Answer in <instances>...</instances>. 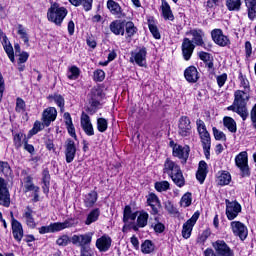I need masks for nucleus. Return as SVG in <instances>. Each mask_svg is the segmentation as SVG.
I'll use <instances>...</instances> for the list:
<instances>
[{
	"label": "nucleus",
	"instance_id": "1",
	"mask_svg": "<svg viewBox=\"0 0 256 256\" xmlns=\"http://www.w3.org/2000/svg\"><path fill=\"white\" fill-rule=\"evenodd\" d=\"M249 93L250 92L246 90L235 91L233 105L227 108L228 111H233L240 115L243 121H246L247 117H249V111L247 110V102L250 97Z\"/></svg>",
	"mask_w": 256,
	"mask_h": 256
},
{
	"label": "nucleus",
	"instance_id": "2",
	"mask_svg": "<svg viewBox=\"0 0 256 256\" xmlns=\"http://www.w3.org/2000/svg\"><path fill=\"white\" fill-rule=\"evenodd\" d=\"M163 173L164 175H168V177L172 179L173 183H175L177 187H185V177L183 176L181 166L171 160V158H167L165 160Z\"/></svg>",
	"mask_w": 256,
	"mask_h": 256
},
{
	"label": "nucleus",
	"instance_id": "3",
	"mask_svg": "<svg viewBox=\"0 0 256 256\" xmlns=\"http://www.w3.org/2000/svg\"><path fill=\"white\" fill-rule=\"evenodd\" d=\"M197 125V131L200 135L204 155L206 159H209L211 157V134H209V131H207V127L205 126V122L203 120L198 119L196 121Z\"/></svg>",
	"mask_w": 256,
	"mask_h": 256
},
{
	"label": "nucleus",
	"instance_id": "4",
	"mask_svg": "<svg viewBox=\"0 0 256 256\" xmlns=\"http://www.w3.org/2000/svg\"><path fill=\"white\" fill-rule=\"evenodd\" d=\"M47 19L55 25H61L65 19V8L59 7V4L54 3L48 9Z\"/></svg>",
	"mask_w": 256,
	"mask_h": 256
},
{
	"label": "nucleus",
	"instance_id": "5",
	"mask_svg": "<svg viewBox=\"0 0 256 256\" xmlns=\"http://www.w3.org/2000/svg\"><path fill=\"white\" fill-rule=\"evenodd\" d=\"M235 165L240 170L241 177H251V169L249 168V158L247 156V152H240L235 157Z\"/></svg>",
	"mask_w": 256,
	"mask_h": 256
},
{
	"label": "nucleus",
	"instance_id": "6",
	"mask_svg": "<svg viewBox=\"0 0 256 256\" xmlns=\"http://www.w3.org/2000/svg\"><path fill=\"white\" fill-rule=\"evenodd\" d=\"M130 63H136L139 67H147V48L143 46L132 51Z\"/></svg>",
	"mask_w": 256,
	"mask_h": 256
},
{
	"label": "nucleus",
	"instance_id": "7",
	"mask_svg": "<svg viewBox=\"0 0 256 256\" xmlns=\"http://www.w3.org/2000/svg\"><path fill=\"white\" fill-rule=\"evenodd\" d=\"M211 37L214 43L219 47H228V45H231L229 36L223 34V30L221 29H213L211 31Z\"/></svg>",
	"mask_w": 256,
	"mask_h": 256
},
{
	"label": "nucleus",
	"instance_id": "8",
	"mask_svg": "<svg viewBox=\"0 0 256 256\" xmlns=\"http://www.w3.org/2000/svg\"><path fill=\"white\" fill-rule=\"evenodd\" d=\"M201 213L199 211H196L190 219H188L182 227V237L184 239H189L191 237V233L193 231V227H195V223H197V220L199 219V216Z\"/></svg>",
	"mask_w": 256,
	"mask_h": 256
},
{
	"label": "nucleus",
	"instance_id": "9",
	"mask_svg": "<svg viewBox=\"0 0 256 256\" xmlns=\"http://www.w3.org/2000/svg\"><path fill=\"white\" fill-rule=\"evenodd\" d=\"M212 247L215 249L217 255L219 256H234L235 253L233 250L227 245L224 240H217L212 243Z\"/></svg>",
	"mask_w": 256,
	"mask_h": 256
},
{
	"label": "nucleus",
	"instance_id": "10",
	"mask_svg": "<svg viewBox=\"0 0 256 256\" xmlns=\"http://www.w3.org/2000/svg\"><path fill=\"white\" fill-rule=\"evenodd\" d=\"M241 213V204L237 201L226 200V215L229 221H233Z\"/></svg>",
	"mask_w": 256,
	"mask_h": 256
},
{
	"label": "nucleus",
	"instance_id": "11",
	"mask_svg": "<svg viewBox=\"0 0 256 256\" xmlns=\"http://www.w3.org/2000/svg\"><path fill=\"white\" fill-rule=\"evenodd\" d=\"M182 57L185 61H189L193 56V52L195 51V44L191 39L184 38L182 41Z\"/></svg>",
	"mask_w": 256,
	"mask_h": 256
},
{
	"label": "nucleus",
	"instance_id": "12",
	"mask_svg": "<svg viewBox=\"0 0 256 256\" xmlns=\"http://www.w3.org/2000/svg\"><path fill=\"white\" fill-rule=\"evenodd\" d=\"M231 228L234 235H236V237H239L241 241H245L247 239L248 230L245 224L241 223L240 221H233L231 222Z\"/></svg>",
	"mask_w": 256,
	"mask_h": 256
},
{
	"label": "nucleus",
	"instance_id": "13",
	"mask_svg": "<svg viewBox=\"0 0 256 256\" xmlns=\"http://www.w3.org/2000/svg\"><path fill=\"white\" fill-rule=\"evenodd\" d=\"M80 125L88 137H93V135H95V130L93 129V124L91 123V117H89L85 112H82L81 114Z\"/></svg>",
	"mask_w": 256,
	"mask_h": 256
},
{
	"label": "nucleus",
	"instance_id": "14",
	"mask_svg": "<svg viewBox=\"0 0 256 256\" xmlns=\"http://www.w3.org/2000/svg\"><path fill=\"white\" fill-rule=\"evenodd\" d=\"M191 120L187 116H182L179 120L178 133L181 137L191 135Z\"/></svg>",
	"mask_w": 256,
	"mask_h": 256
},
{
	"label": "nucleus",
	"instance_id": "15",
	"mask_svg": "<svg viewBox=\"0 0 256 256\" xmlns=\"http://www.w3.org/2000/svg\"><path fill=\"white\" fill-rule=\"evenodd\" d=\"M92 239H93V233L89 232L87 234L74 235L72 236L71 241L73 245H77L78 243L80 247L83 248V247H89V245H91Z\"/></svg>",
	"mask_w": 256,
	"mask_h": 256
},
{
	"label": "nucleus",
	"instance_id": "16",
	"mask_svg": "<svg viewBox=\"0 0 256 256\" xmlns=\"http://www.w3.org/2000/svg\"><path fill=\"white\" fill-rule=\"evenodd\" d=\"M189 146H181L179 144H175L173 146V157H178V159L182 160V163H187V160L189 159Z\"/></svg>",
	"mask_w": 256,
	"mask_h": 256
},
{
	"label": "nucleus",
	"instance_id": "17",
	"mask_svg": "<svg viewBox=\"0 0 256 256\" xmlns=\"http://www.w3.org/2000/svg\"><path fill=\"white\" fill-rule=\"evenodd\" d=\"M147 205L150 207L151 215H159V211L161 209V201L157 195L151 193L147 196Z\"/></svg>",
	"mask_w": 256,
	"mask_h": 256
},
{
	"label": "nucleus",
	"instance_id": "18",
	"mask_svg": "<svg viewBox=\"0 0 256 256\" xmlns=\"http://www.w3.org/2000/svg\"><path fill=\"white\" fill-rule=\"evenodd\" d=\"M0 40L2 42L4 51L8 55L10 61L12 63H15V51L13 50V46L11 45L9 38H7V35H5V33L0 32Z\"/></svg>",
	"mask_w": 256,
	"mask_h": 256
},
{
	"label": "nucleus",
	"instance_id": "19",
	"mask_svg": "<svg viewBox=\"0 0 256 256\" xmlns=\"http://www.w3.org/2000/svg\"><path fill=\"white\" fill-rule=\"evenodd\" d=\"M11 227H12V235L15 241H17L18 243H21L24 235L23 224H21V222H19L17 219L12 218Z\"/></svg>",
	"mask_w": 256,
	"mask_h": 256
},
{
	"label": "nucleus",
	"instance_id": "20",
	"mask_svg": "<svg viewBox=\"0 0 256 256\" xmlns=\"http://www.w3.org/2000/svg\"><path fill=\"white\" fill-rule=\"evenodd\" d=\"M186 35H192V43L197 47H205V41H203V37H205V32L201 29H192L186 32Z\"/></svg>",
	"mask_w": 256,
	"mask_h": 256
},
{
	"label": "nucleus",
	"instance_id": "21",
	"mask_svg": "<svg viewBox=\"0 0 256 256\" xmlns=\"http://www.w3.org/2000/svg\"><path fill=\"white\" fill-rule=\"evenodd\" d=\"M57 119V109L55 107L46 108L42 114L43 125L49 127Z\"/></svg>",
	"mask_w": 256,
	"mask_h": 256
},
{
	"label": "nucleus",
	"instance_id": "22",
	"mask_svg": "<svg viewBox=\"0 0 256 256\" xmlns=\"http://www.w3.org/2000/svg\"><path fill=\"white\" fill-rule=\"evenodd\" d=\"M107 9H109L112 15H115L118 19H123L125 17V12H123V8L119 3L115 2L114 0L107 1Z\"/></svg>",
	"mask_w": 256,
	"mask_h": 256
},
{
	"label": "nucleus",
	"instance_id": "23",
	"mask_svg": "<svg viewBox=\"0 0 256 256\" xmlns=\"http://www.w3.org/2000/svg\"><path fill=\"white\" fill-rule=\"evenodd\" d=\"M111 243V237L103 235L96 240V247L100 252L105 253L106 251H109V249H111Z\"/></svg>",
	"mask_w": 256,
	"mask_h": 256
},
{
	"label": "nucleus",
	"instance_id": "24",
	"mask_svg": "<svg viewBox=\"0 0 256 256\" xmlns=\"http://www.w3.org/2000/svg\"><path fill=\"white\" fill-rule=\"evenodd\" d=\"M109 29L114 35H125V21L114 20L110 23Z\"/></svg>",
	"mask_w": 256,
	"mask_h": 256
},
{
	"label": "nucleus",
	"instance_id": "25",
	"mask_svg": "<svg viewBox=\"0 0 256 256\" xmlns=\"http://www.w3.org/2000/svg\"><path fill=\"white\" fill-rule=\"evenodd\" d=\"M184 77L188 83H197L199 81V72L195 66H189L184 71Z\"/></svg>",
	"mask_w": 256,
	"mask_h": 256
},
{
	"label": "nucleus",
	"instance_id": "26",
	"mask_svg": "<svg viewBox=\"0 0 256 256\" xmlns=\"http://www.w3.org/2000/svg\"><path fill=\"white\" fill-rule=\"evenodd\" d=\"M76 154L77 146H75V141L68 139L66 145V161L68 163H72L73 159H75Z\"/></svg>",
	"mask_w": 256,
	"mask_h": 256
},
{
	"label": "nucleus",
	"instance_id": "27",
	"mask_svg": "<svg viewBox=\"0 0 256 256\" xmlns=\"http://www.w3.org/2000/svg\"><path fill=\"white\" fill-rule=\"evenodd\" d=\"M33 213H35L33 212V209L27 206L22 214V217L25 220L26 225L30 227V229H35V227L37 226V224L35 223V218H33Z\"/></svg>",
	"mask_w": 256,
	"mask_h": 256
},
{
	"label": "nucleus",
	"instance_id": "28",
	"mask_svg": "<svg viewBox=\"0 0 256 256\" xmlns=\"http://www.w3.org/2000/svg\"><path fill=\"white\" fill-rule=\"evenodd\" d=\"M65 125L68 132V135L77 141V133L75 132V125H73V119L69 112L65 113Z\"/></svg>",
	"mask_w": 256,
	"mask_h": 256
},
{
	"label": "nucleus",
	"instance_id": "29",
	"mask_svg": "<svg viewBox=\"0 0 256 256\" xmlns=\"http://www.w3.org/2000/svg\"><path fill=\"white\" fill-rule=\"evenodd\" d=\"M207 177V162L200 161L198 166V171L196 173V179L199 181V183L203 184L205 183V179Z\"/></svg>",
	"mask_w": 256,
	"mask_h": 256
},
{
	"label": "nucleus",
	"instance_id": "30",
	"mask_svg": "<svg viewBox=\"0 0 256 256\" xmlns=\"http://www.w3.org/2000/svg\"><path fill=\"white\" fill-rule=\"evenodd\" d=\"M0 205L4 207H9L11 205V198H9V191L5 187V183L0 185Z\"/></svg>",
	"mask_w": 256,
	"mask_h": 256
},
{
	"label": "nucleus",
	"instance_id": "31",
	"mask_svg": "<svg viewBox=\"0 0 256 256\" xmlns=\"http://www.w3.org/2000/svg\"><path fill=\"white\" fill-rule=\"evenodd\" d=\"M244 3L247 8L248 19H250V21H255V19H256V0H244Z\"/></svg>",
	"mask_w": 256,
	"mask_h": 256
},
{
	"label": "nucleus",
	"instance_id": "32",
	"mask_svg": "<svg viewBox=\"0 0 256 256\" xmlns=\"http://www.w3.org/2000/svg\"><path fill=\"white\" fill-rule=\"evenodd\" d=\"M161 9H162L163 18L166 21H173L175 19V16L173 15V11H171V6H169V3H167V1L162 0Z\"/></svg>",
	"mask_w": 256,
	"mask_h": 256
},
{
	"label": "nucleus",
	"instance_id": "33",
	"mask_svg": "<svg viewBox=\"0 0 256 256\" xmlns=\"http://www.w3.org/2000/svg\"><path fill=\"white\" fill-rule=\"evenodd\" d=\"M223 125L230 133H237V122L229 116L223 118Z\"/></svg>",
	"mask_w": 256,
	"mask_h": 256
},
{
	"label": "nucleus",
	"instance_id": "34",
	"mask_svg": "<svg viewBox=\"0 0 256 256\" xmlns=\"http://www.w3.org/2000/svg\"><path fill=\"white\" fill-rule=\"evenodd\" d=\"M98 194L96 191H91L90 193L86 194L84 197V204L85 207H93L95 203H97Z\"/></svg>",
	"mask_w": 256,
	"mask_h": 256
},
{
	"label": "nucleus",
	"instance_id": "35",
	"mask_svg": "<svg viewBox=\"0 0 256 256\" xmlns=\"http://www.w3.org/2000/svg\"><path fill=\"white\" fill-rule=\"evenodd\" d=\"M231 183V174L227 171H221L218 173V185L222 187Z\"/></svg>",
	"mask_w": 256,
	"mask_h": 256
},
{
	"label": "nucleus",
	"instance_id": "36",
	"mask_svg": "<svg viewBox=\"0 0 256 256\" xmlns=\"http://www.w3.org/2000/svg\"><path fill=\"white\" fill-rule=\"evenodd\" d=\"M147 223H149V213L142 210L139 212V215L137 217V227H147Z\"/></svg>",
	"mask_w": 256,
	"mask_h": 256
},
{
	"label": "nucleus",
	"instance_id": "37",
	"mask_svg": "<svg viewBox=\"0 0 256 256\" xmlns=\"http://www.w3.org/2000/svg\"><path fill=\"white\" fill-rule=\"evenodd\" d=\"M141 251L144 255H151L155 251V244L151 240H145L141 244Z\"/></svg>",
	"mask_w": 256,
	"mask_h": 256
},
{
	"label": "nucleus",
	"instance_id": "38",
	"mask_svg": "<svg viewBox=\"0 0 256 256\" xmlns=\"http://www.w3.org/2000/svg\"><path fill=\"white\" fill-rule=\"evenodd\" d=\"M71 5L75 7H79V5H83L85 11H91L93 7V0H69Z\"/></svg>",
	"mask_w": 256,
	"mask_h": 256
},
{
	"label": "nucleus",
	"instance_id": "39",
	"mask_svg": "<svg viewBox=\"0 0 256 256\" xmlns=\"http://www.w3.org/2000/svg\"><path fill=\"white\" fill-rule=\"evenodd\" d=\"M23 181H24V189L26 193L29 191H33V192L39 191V187L33 184V177L26 176Z\"/></svg>",
	"mask_w": 256,
	"mask_h": 256
},
{
	"label": "nucleus",
	"instance_id": "40",
	"mask_svg": "<svg viewBox=\"0 0 256 256\" xmlns=\"http://www.w3.org/2000/svg\"><path fill=\"white\" fill-rule=\"evenodd\" d=\"M99 215H101V210L99 208H95L88 214L85 225H91V223H95L99 219Z\"/></svg>",
	"mask_w": 256,
	"mask_h": 256
},
{
	"label": "nucleus",
	"instance_id": "41",
	"mask_svg": "<svg viewBox=\"0 0 256 256\" xmlns=\"http://www.w3.org/2000/svg\"><path fill=\"white\" fill-rule=\"evenodd\" d=\"M79 75H81V70L77 66H71L68 69L67 77L71 81H76V79H79Z\"/></svg>",
	"mask_w": 256,
	"mask_h": 256
},
{
	"label": "nucleus",
	"instance_id": "42",
	"mask_svg": "<svg viewBox=\"0 0 256 256\" xmlns=\"http://www.w3.org/2000/svg\"><path fill=\"white\" fill-rule=\"evenodd\" d=\"M228 11H241V0H226Z\"/></svg>",
	"mask_w": 256,
	"mask_h": 256
},
{
	"label": "nucleus",
	"instance_id": "43",
	"mask_svg": "<svg viewBox=\"0 0 256 256\" xmlns=\"http://www.w3.org/2000/svg\"><path fill=\"white\" fill-rule=\"evenodd\" d=\"M154 187L158 193H163L165 191H169L171 189V184H169V181H159L154 184Z\"/></svg>",
	"mask_w": 256,
	"mask_h": 256
},
{
	"label": "nucleus",
	"instance_id": "44",
	"mask_svg": "<svg viewBox=\"0 0 256 256\" xmlns=\"http://www.w3.org/2000/svg\"><path fill=\"white\" fill-rule=\"evenodd\" d=\"M148 27L155 39H161V34L159 33V28H157V25L155 24V20L148 19Z\"/></svg>",
	"mask_w": 256,
	"mask_h": 256
},
{
	"label": "nucleus",
	"instance_id": "45",
	"mask_svg": "<svg viewBox=\"0 0 256 256\" xmlns=\"http://www.w3.org/2000/svg\"><path fill=\"white\" fill-rule=\"evenodd\" d=\"M124 27V31H126V35L129 38L133 37V35L137 33V27H135V24L131 21L125 22Z\"/></svg>",
	"mask_w": 256,
	"mask_h": 256
},
{
	"label": "nucleus",
	"instance_id": "46",
	"mask_svg": "<svg viewBox=\"0 0 256 256\" xmlns=\"http://www.w3.org/2000/svg\"><path fill=\"white\" fill-rule=\"evenodd\" d=\"M42 181L44 183V186H43L44 193H49V185H50V181H51V175H49V170L43 171Z\"/></svg>",
	"mask_w": 256,
	"mask_h": 256
},
{
	"label": "nucleus",
	"instance_id": "47",
	"mask_svg": "<svg viewBox=\"0 0 256 256\" xmlns=\"http://www.w3.org/2000/svg\"><path fill=\"white\" fill-rule=\"evenodd\" d=\"M240 81V87L244 89V91L251 92V85L249 84V80H247V77L243 75V72L239 71V77Z\"/></svg>",
	"mask_w": 256,
	"mask_h": 256
},
{
	"label": "nucleus",
	"instance_id": "48",
	"mask_svg": "<svg viewBox=\"0 0 256 256\" xmlns=\"http://www.w3.org/2000/svg\"><path fill=\"white\" fill-rule=\"evenodd\" d=\"M26 136L23 133H17L13 137L14 145L17 149H21L23 143H25Z\"/></svg>",
	"mask_w": 256,
	"mask_h": 256
},
{
	"label": "nucleus",
	"instance_id": "49",
	"mask_svg": "<svg viewBox=\"0 0 256 256\" xmlns=\"http://www.w3.org/2000/svg\"><path fill=\"white\" fill-rule=\"evenodd\" d=\"M0 172H2L5 177H10L11 173H13V170H11L9 162L0 161Z\"/></svg>",
	"mask_w": 256,
	"mask_h": 256
},
{
	"label": "nucleus",
	"instance_id": "50",
	"mask_svg": "<svg viewBox=\"0 0 256 256\" xmlns=\"http://www.w3.org/2000/svg\"><path fill=\"white\" fill-rule=\"evenodd\" d=\"M17 33L20 35V39H22L26 45H29V35H27V30L25 27H23V25L18 24Z\"/></svg>",
	"mask_w": 256,
	"mask_h": 256
},
{
	"label": "nucleus",
	"instance_id": "51",
	"mask_svg": "<svg viewBox=\"0 0 256 256\" xmlns=\"http://www.w3.org/2000/svg\"><path fill=\"white\" fill-rule=\"evenodd\" d=\"M192 201H193L192 194L190 192H187L182 196L180 205L182 207H189L191 206Z\"/></svg>",
	"mask_w": 256,
	"mask_h": 256
},
{
	"label": "nucleus",
	"instance_id": "52",
	"mask_svg": "<svg viewBox=\"0 0 256 256\" xmlns=\"http://www.w3.org/2000/svg\"><path fill=\"white\" fill-rule=\"evenodd\" d=\"M48 99H50V101H54V103L57 104L58 107H60V109H63L65 105V99L63 98V96L59 94H55V95L49 96Z\"/></svg>",
	"mask_w": 256,
	"mask_h": 256
},
{
	"label": "nucleus",
	"instance_id": "53",
	"mask_svg": "<svg viewBox=\"0 0 256 256\" xmlns=\"http://www.w3.org/2000/svg\"><path fill=\"white\" fill-rule=\"evenodd\" d=\"M155 223L151 225L155 233H163L165 231V224L159 222V217L154 218Z\"/></svg>",
	"mask_w": 256,
	"mask_h": 256
},
{
	"label": "nucleus",
	"instance_id": "54",
	"mask_svg": "<svg viewBox=\"0 0 256 256\" xmlns=\"http://www.w3.org/2000/svg\"><path fill=\"white\" fill-rule=\"evenodd\" d=\"M108 122L105 118H98L97 119V129L100 133H105L107 131Z\"/></svg>",
	"mask_w": 256,
	"mask_h": 256
},
{
	"label": "nucleus",
	"instance_id": "55",
	"mask_svg": "<svg viewBox=\"0 0 256 256\" xmlns=\"http://www.w3.org/2000/svg\"><path fill=\"white\" fill-rule=\"evenodd\" d=\"M212 131H213L214 139H216V141H227V136L225 135V133H223L222 131H219L217 127H213Z\"/></svg>",
	"mask_w": 256,
	"mask_h": 256
},
{
	"label": "nucleus",
	"instance_id": "56",
	"mask_svg": "<svg viewBox=\"0 0 256 256\" xmlns=\"http://www.w3.org/2000/svg\"><path fill=\"white\" fill-rule=\"evenodd\" d=\"M25 109H26L25 100L21 98H17L15 111L17 113H25Z\"/></svg>",
	"mask_w": 256,
	"mask_h": 256
},
{
	"label": "nucleus",
	"instance_id": "57",
	"mask_svg": "<svg viewBox=\"0 0 256 256\" xmlns=\"http://www.w3.org/2000/svg\"><path fill=\"white\" fill-rule=\"evenodd\" d=\"M94 81H97L98 83L105 81V72L101 69L94 71Z\"/></svg>",
	"mask_w": 256,
	"mask_h": 256
},
{
	"label": "nucleus",
	"instance_id": "58",
	"mask_svg": "<svg viewBox=\"0 0 256 256\" xmlns=\"http://www.w3.org/2000/svg\"><path fill=\"white\" fill-rule=\"evenodd\" d=\"M165 209L170 213V215H177V213H179V210L175 208L171 201L165 202Z\"/></svg>",
	"mask_w": 256,
	"mask_h": 256
},
{
	"label": "nucleus",
	"instance_id": "59",
	"mask_svg": "<svg viewBox=\"0 0 256 256\" xmlns=\"http://www.w3.org/2000/svg\"><path fill=\"white\" fill-rule=\"evenodd\" d=\"M50 227L52 229V233H57L65 229V223H61V222L51 223Z\"/></svg>",
	"mask_w": 256,
	"mask_h": 256
},
{
	"label": "nucleus",
	"instance_id": "60",
	"mask_svg": "<svg viewBox=\"0 0 256 256\" xmlns=\"http://www.w3.org/2000/svg\"><path fill=\"white\" fill-rule=\"evenodd\" d=\"M218 87H223L227 83V73H223L216 77Z\"/></svg>",
	"mask_w": 256,
	"mask_h": 256
},
{
	"label": "nucleus",
	"instance_id": "61",
	"mask_svg": "<svg viewBox=\"0 0 256 256\" xmlns=\"http://www.w3.org/2000/svg\"><path fill=\"white\" fill-rule=\"evenodd\" d=\"M133 212L131 210V206H125L124 212H123V222L127 223L129 221V216L132 215Z\"/></svg>",
	"mask_w": 256,
	"mask_h": 256
},
{
	"label": "nucleus",
	"instance_id": "62",
	"mask_svg": "<svg viewBox=\"0 0 256 256\" xmlns=\"http://www.w3.org/2000/svg\"><path fill=\"white\" fill-rule=\"evenodd\" d=\"M198 56H199V59L203 61V63H205V61H209L210 59H213L210 53L203 52V51L199 52Z\"/></svg>",
	"mask_w": 256,
	"mask_h": 256
},
{
	"label": "nucleus",
	"instance_id": "63",
	"mask_svg": "<svg viewBox=\"0 0 256 256\" xmlns=\"http://www.w3.org/2000/svg\"><path fill=\"white\" fill-rule=\"evenodd\" d=\"M204 64L209 73H213L215 71V64L213 63V58H210L209 61H205Z\"/></svg>",
	"mask_w": 256,
	"mask_h": 256
},
{
	"label": "nucleus",
	"instance_id": "64",
	"mask_svg": "<svg viewBox=\"0 0 256 256\" xmlns=\"http://www.w3.org/2000/svg\"><path fill=\"white\" fill-rule=\"evenodd\" d=\"M42 130H43V123H41L39 121H36L34 123L33 129H32V133L34 135H36V133H39V131H42Z\"/></svg>",
	"mask_w": 256,
	"mask_h": 256
}]
</instances>
